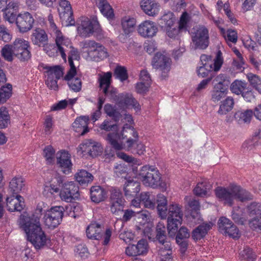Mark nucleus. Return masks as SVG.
<instances>
[{
  "mask_svg": "<svg viewBox=\"0 0 261 261\" xmlns=\"http://www.w3.org/2000/svg\"><path fill=\"white\" fill-rule=\"evenodd\" d=\"M249 225L253 230L261 232V216H255L251 219Z\"/></svg>",
  "mask_w": 261,
  "mask_h": 261,
  "instance_id": "69168bd1",
  "label": "nucleus"
},
{
  "mask_svg": "<svg viewBox=\"0 0 261 261\" xmlns=\"http://www.w3.org/2000/svg\"><path fill=\"white\" fill-rule=\"evenodd\" d=\"M148 251V244L145 239H141L136 245H129L125 250L126 254L130 256L146 254Z\"/></svg>",
  "mask_w": 261,
  "mask_h": 261,
  "instance_id": "f3484780",
  "label": "nucleus"
},
{
  "mask_svg": "<svg viewBox=\"0 0 261 261\" xmlns=\"http://www.w3.org/2000/svg\"><path fill=\"white\" fill-rule=\"evenodd\" d=\"M59 5L61 8L60 16L66 22V26L74 25L75 20L73 18V11L69 2L66 0H60Z\"/></svg>",
  "mask_w": 261,
  "mask_h": 261,
  "instance_id": "dca6fc26",
  "label": "nucleus"
},
{
  "mask_svg": "<svg viewBox=\"0 0 261 261\" xmlns=\"http://www.w3.org/2000/svg\"><path fill=\"white\" fill-rule=\"evenodd\" d=\"M214 88L218 89L228 90L230 84L229 77L225 74H220L214 80Z\"/></svg>",
  "mask_w": 261,
  "mask_h": 261,
  "instance_id": "f704fd0d",
  "label": "nucleus"
},
{
  "mask_svg": "<svg viewBox=\"0 0 261 261\" xmlns=\"http://www.w3.org/2000/svg\"><path fill=\"white\" fill-rule=\"evenodd\" d=\"M86 234L87 237L91 239L99 240L103 239L102 244L107 245L110 242L112 231L110 229L108 228L103 233L102 228L99 224L92 223L87 227Z\"/></svg>",
  "mask_w": 261,
  "mask_h": 261,
  "instance_id": "6e6552de",
  "label": "nucleus"
},
{
  "mask_svg": "<svg viewBox=\"0 0 261 261\" xmlns=\"http://www.w3.org/2000/svg\"><path fill=\"white\" fill-rule=\"evenodd\" d=\"M239 254L242 259L246 260L247 261H253L255 258V255L249 247L245 248L240 252Z\"/></svg>",
  "mask_w": 261,
  "mask_h": 261,
  "instance_id": "052dcab7",
  "label": "nucleus"
},
{
  "mask_svg": "<svg viewBox=\"0 0 261 261\" xmlns=\"http://www.w3.org/2000/svg\"><path fill=\"white\" fill-rule=\"evenodd\" d=\"M43 209L40 205H37L36 209L31 217L23 215L20 216L19 225L21 228H32L34 225L41 226L40 218L42 215Z\"/></svg>",
  "mask_w": 261,
  "mask_h": 261,
  "instance_id": "f8f14e48",
  "label": "nucleus"
},
{
  "mask_svg": "<svg viewBox=\"0 0 261 261\" xmlns=\"http://www.w3.org/2000/svg\"><path fill=\"white\" fill-rule=\"evenodd\" d=\"M15 21L19 31L24 33L32 28L34 20L29 12H26L18 14Z\"/></svg>",
  "mask_w": 261,
  "mask_h": 261,
  "instance_id": "a211bd4d",
  "label": "nucleus"
},
{
  "mask_svg": "<svg viewBox=\"0 0 261 261\" xmlns=\"http://www.w3.org/2000/svg\"><path fill=\"white\" fill-rule=\"evenodd\" d=\"M12 39V35L10 34L8 29L4 25L0 26V40L5 42H9Z\"/></svg>",
  "mask_w": 261,
  "mask_h": 261,
  "instance_id": "774afa93",
  "label": "nucleus"
},
{
  "mask_svg": "<svg viewBox=\"0 0 261 261\" xmlns=\"http://www.w3.org/2000/svg\"><path fill=\"white\" fill-rule=\"evenodd\" d=\"M139 200L146 208L153 209L155 207V199L149 192H142Z\"/></svg>",
  "mask_w": 261,
  "mask_h": 261,
  "instance_id": "ea45409f",
  "label": "nucleus"
},
{
  "mask_svg": "<svg viewBox=\"0 0 261 261\" xmlns=\"http://www.w3.org/2000/svg\"><path fill=\"white\" fill-rule=\"evenodd\" d=\"M248 86L247 83L239 80H235L230 86V89L232 93L236 95H241L243 92Z\"/></svg>",
  "mask_w": 261,
  "mask_h": 261,
  "instance_id": "de8ad7c7",
  "label": "nucleus"
},
{
  "mask_svg": "<svg viewBox=\"0 0 261 261\" xmlns=\"http://www.w3.org/2000/svg\"><path fill=\"white\" fill-rule=\"evenodd\" d=\"M218 225L219 231L222 233L228 235L232 238H239L238 228L229 219L225 217H221L219 219Z\"/></svg>",
  "mask_w": 261,
  "mask_h": 261,
  "instance_id": "ddd939ff",
  "label": "nucleus"
},
{
  "mask_svg": "<svg viewBox=\"0 0 261 261\" xmlns=\"http://www.w3.org/2000/svg\"><path fill=\"white\" fill-rule=\"evenodd\" d=\"M44 211V224L48 228L54 229L62 222L64 212L63 206H56Z\"/></svg>",
  "mask_w": 261,
  "mask_h": 261,
  "instance_id": "39448f33",
  "label": "nucleus"
},
{
  "mask_svg": "<svg viewBox=\"0 0 261 261\" xmlns=\"http://www.w3.org/2000/svg\"><path fill=\"white\" fill-rule=\"evenodd\" d=\"M76 180L81 186H87L93 180V176L85 170H81L75 175Z\"/></svg>",
  "mask_w": 261,
  "mask_h": 261,
  "instance_id": "72a5a7b5",
  "label": "nucleus"
},
{
  "mask_svg": "<svg viewBox=\"0 0 261 261\" xmlns=\"http://www.w3.org/2000/svg\"><path fill=\"white\" fill-rule=\"evenodd\" d=\"M227 92L228 90L218 89L214 87L212 92V100L214 102L219 101L226 96Z\"/></svg>",
  "mask_w": 261,
  "mask_h": 261,
  "instance_id": "bf43d9fd",
  "label": "nucleus"
},
{
  "mask_svg": "<svg viewBox=\"0 0 261 261\" xmlns=\"http://www.w3.org/2000/svg\"><path fill=\"white\" fill-rule=\"evenodd\" d=\"M212 70V64L207 63H203L202 66H200L197 70V74L199 76L204 77L208 75V72Z\"/></svg>",
  "mask_w": 261,
  "mask_h": 261,
  "instance_id": "338daca9",
  "label": "nucleus"
},
{
  "mask_svg": "<svg viewBox=\"0 0 261 261\" xmlns=\"http://www.w3.org/2000/svg\"><path fill=\"white\" fill-rule=\"evenodd\" d=\"M253 115V111L247 110L244 111H238L234 114L235 119L239 123L250 122Z\"/></svg>",
  "mask_w": 261,
  "mask_h": 261,
  "instance_id": "a18cd8bd",
  "label": "nucleus"
},
{
  "mask_svg": "<svg viewBox=\"0 0 261 261\" xmlns=\"http://www.w3.org/2000/svg\"><path fill=\"white\" fill-rule=\"evenodd\" d=\"M136 23L135 18L129 16L123 17L121 19V26L125 34L128 35L133 32Z\"/></svg>",
  "mask_w": 261,
  "mask_h": 261,
  "instance_id": "4c0bfd02",
  "label": "nucleus"
},
{
  "mask_svg": "<svg viewBox=\"0 0 261 261\" xmlns=\"http://www.w3.org/2000/svg\"><path fill=\"white\" fill-rule=\"evenodd\" d=\"M110 192L109 198L110 211L113 214L118 216L123 213L126 201L120 189L113 188Z\"/></svg>",
  "mask_w": 261,
  "mask_h": 261,
  "instance_id": "423d86ee",
  "label": "nucleus"
},
{
  "mask_svg": "<svg viewBox=\"0 0 261 261\" xmlns=\"http://www.w3.org/2000/svg\"><path fill=\"white\" fill-rule=\"evenodd\" d=\"M54 180H52L53 182L52 184H50L49 186L46 185L44 188V191L49 192L51 194H53L54 193H58L60 191V188H62V184L63 182V178L61 176H57L55 178Z\"/></svg>",
  "mask_w": 261,
  "mask_h": 261,
  "instance_id": "37998d69",
  "label": "nucleus"
},
{
  "mask_svg": "<svg viewBox=\"0 0 261 261\" xmlns=\"http://www.w3.org/2000/svg\"><path fill=\"white\" fill-rule=\"evenodd\" d=\"M212 188V185L210 182L206 179H204L197 183L196 187L193 190V192L195 195L203 197L208 195V193Z\"/></svg>",
  "mask_w": 261,
  "mask_h": 261,
  "instance_id": "7c9ffc66",
  "label": "nucleus"
},
{
  "mask_svg": "<svg viewBox=\"0 0 261 261\" xmlns=\"http://www.w3.org/2000/svg\"><path fill=\"white\" fill-rule=\"evenodd\" d=\"M166 216H160L162 219H167V230L169 237L173 238L182 221L183 213L182 206L179 204L172 203L166 210Z\"/></svg>",
  "mask_w": 261,
  "mask_h": 261,
  "instance_id": "f03ea898",
  "label": "nucleus"
},
{
  "mask_svg": "<svg viewBox=\"0 0 261 261\" xmlns=\"http://www.w3.org/2000/svg\"><path fill=\"white\" fill-rule=\"evenodd\" d=\"M43 209L40 205H37L36 209L31 217L23 215L20 216L19 225L21 228H32L34 225L41 226L40 218L42 215Z\"/></svg>",
  "mask_w": 261,
  "mask_h": 261,
  "instance_id": "9b49d317",
  "label": "nucleus"
},
{
  "mask_svg": "<svg viewBox=\"0 0 261 261\" xmlns=\"http://www.w3.org/2000/svg\"><path fill=\"white\" fill-rule=\"evenodd\" d=\"M155 239L160 244L165 243V242H170L168 241L166 233V227L164 223L159 222L155 228Z\"/></svg>",
  "mask_w": 261,
  "mask_h": 261,
  "instance_id": "58836bf2",
  "label": "nucleus"
},
{
  "mask_svg": "<svg viewBox=\"0 0 261 261\" xmlns=\"http://www.w3.org/2000/svg\"><path fill=\"white\" fill-rule=\"evenodd\" d=\"M57 164L59 165L62 168L63 172L66 174L71 172L72 168V163L70 159L64 160H58Z\"/></svg>",
  "mask_w": 261,
  "mask_h": 261,
  "instance_id": "e2e57ef3",
  "label": "nucleus"
},
{
  "mask_svg": "<svg viewBox=\"0 0 261 261\" xmlns=\"http://www.w3.org/2000/svg\"><path fill=\"white\" fill-rule=\"evenodd\" d=\"M192 41L195 49H206L210 43L208 29L204 25H199L194 29V32L192 35Z\"/></svg>",
  "mask_w": 261,
  "mask_h": 261,
  "instance_id": "0eeeda50",
  "label": "nucleus"
},
{
  "mask_svg": "<svg viewBox=\"0 0 261 261\" xmlns=\"http://www.w3.org/2000/svg\"><path fill=\"white\" fill-rule=\"evenodd\" d=\"M56 44L62 58L66 61V55L65 52L69 51V48L72 47L70 40L68 38L64 37L60 31L56 30Z\"/></svg>",
  "mask_w": 261,
  "mask_h": 261,
  "instance_id": "6ab92c4d",
  "label": "nucleus"
},
{
  "mask_svg": "<svg viewBox=\"0 0 261 261\" xmlns=\"http://www.w3.org/2000/svg\"><path fill=\"white\" fill-rule=\"evenodd\" d=\"M13 47L14 56L20 61H28L31 59V48L28 41L23 39H16L13 42Z\"/></svg>",
  "mask_w": 261,
  "mask_h": 261,
  "instance_id": "1a4fd4ad",
  "label": "nucleus"
},
{
  "mask_svg": "<svg viewBox=\"0 0 261 261\" xmlns=\"http://www.w3.org/2000/svg\"><path fill=\"white\" fill-rule=\"evenodd\" d=\"M26 233L27 240L36 250L43 248L50 242L41 226L34 225L32 228H22Z\"/></svg>",
  "mask_w": 261,
  "mask_h": 261,
  "instance_id": "7ed1b4c3",
  "label": "nucleus"
},
{
  "mask_svg": "<svg viewBox=\"0 0 261 261\" xmlns=\"http://www.w3.org/2000/svg\"><path fill=\"white\" fill-rule=\"evenodd\" d=\"M176 240H186L190 236V233L189 230L184 226L181 227L179 229L176 231L175 234Z\"/></svg>",
  "mask_w": 261,
  "mask_h": 261,
  "instance_id": "0e129e2a",
  "label": "nucleus"
},
{
  "mask_svg": "<svg viewBox=\"0 0 261 261\" xmlns=\"http://www.w3.org/2000/svg\"><path fill=\"white\" fill-rule=\"evenodd\" d=\"M19 9L18 4L15 2H10L7 5L4 11V19L10 23L15 22L18 15Z\"/></svg>",
  "mask_w": 261,
  "mask_h": 261,
  "instance_id": "a878e982",
  "label": "nucleus"
},
{
  "mask_svg": "<svg viewBox=\"0 0 261 261\" xmlns=\"http://www.w3.org/2000/svg\"><path fill=\"white\" fill-rule=\"evenodd\" d=\"M127 130L130 132L132 136L135 138V139L129 138L126 141L128 147L132 148L135 143H137V140L139 137L138 134L132 126H129L126 128L124 127L122 131V139H124L126 137V136H125L124 137H123V136L124 135V133L127 132Z\"/></svg>",
  "mask_w": 261,
  "mask_h": 261,
  "instance_id": "09e8293b",
  "label": "nucleus"
},
{
  "mask_svg": "<svg viewBox=\"0 0 261 261\" xmlns=\"http://www.w3.org/2000/svg\"><path fill=\"white\" fill-rule=\"evenodd\" d=\"M158 28L155 22L145 20L142 22L138 28V33L144 38H151L156 35Z\"/></svg>",
  "mask_w": 261,
  "mask_h": 261,
  "instance_id": "aec40b11",
  "label": "nucleus"
},
{
  "mask_svg": "<svg viewBox=\"0 0 261 261\" xmlns=\"http://www.w3.org/2000/svg\"><path fill=\"white\" fill-rule=\"evenodd\" d=\"M60 196L62 200L68 202L78 199L80 196L79 187L74 181L63 182Z\"/></svg>",
  "mask_w": 261,
  "mask_h": 261,
  "instance_id": "9d476101",
  "label": "nucleus"
},
{
  "mask_svg": "<svg viewBox=\"0 0 261 261\" xmlns=\"http://www.w3.org/2000/svg\"><path fill=\"white\" fill-rule=\"evenodd\" d=\"M170 59L166 55L157 53L153 58L152 65L154 68L160 69L166 72L170 70Z\"/></svg>",
  "mask_w": 261,
  "mask_h": 261,
  "instance_id": "5701e85b",
  "label": "nucleus"
},
{
  "mask_svg": "<svg viewBox=\"0 0 261 261\" xmlns=\"http://www.w3.org/2000/svg\"><path fill=\"white\" fill-rule=\"evenodd\" d=\"M2 57L7 61L12 62L13 60V44H6L1 50Z\"/></svg>",
  "mask_w": 261,
  "mask_h": 261,
  "instance_id": "864d4df0",
  "label": "nucleus"
},
{
  "mask_svg": "<svg viewBox=\"0 0 261 261\" xmlns=\"http://www.w3.org/2000/svg\"><path fill=\"white\" fill-rule=\"evenodd\" d=\"M107 192L100 186H93L90 190V197L91 200L95 203L102 201L106 198Z\"/></svg>",
  "mask_w": 261,
  "mask_h": 261,
  "instance_id": "2f4dec72",
  "label": "nucleus"
},
{
  "mask_svg": "<svg viewBox=\"0 0 261 261\" xmlns=\"http://www.w3.org/2000/svg\"><path fill=\"white\" fill-rule=\"evenodd\" d=\"M161 245L158 251L161 261H170L172 252L170 242H165V243Z\"/></svg>",
  "mask_w": 261,
  "mask_h": 261,
  "instance_id": "473e14b6",
  "label": "nucleus"
},
{
  "mask_svg": "<svg viewBox=\"0 0 261 261\" xmlns=\"http://www.w3.org/2000/svg\"><path fill=\"white\" fill-rule=\"evenodd\" d=\"M234 105V100L231 97H227L224 100L221 102L218 113L220 115H225L230 111Z\"/></svg>",
  "mask_w": 261,
  "mask_h": 261,
  "instance_id": "49530a36",
  "label": "nucleus"
},
{
  "mask_svg": "<svg viewBox=\"0 0 261 261\" xmlns=\"http://www.w3.org/2000/svg\"><path fill=\"white\" fill-rule=\"evenodd\" d=\"M117 103L120 106H132L136 111L141 110V106L137 100L130 94H119V100Z\"/></svg>",
  "mask_w": 261,
  "mask_h": 261,
  "instance_id": "c85d7f7f",
  "label": "nucleus"
},
{
  "mask_svg": "<svg viewBox=\"0 0 261 261\" xmlns=\"http://www.w3.org/2000/svg\"><path fill=\"white\" fill-rule=\"evenodd\" d=\"M79 148L84 155L88 154L92 158H95L101 154L103 148L100 143L88 140L81 144Z\"/></svg>",
  "mask_w": 261,
  "mask_h": 261,
  "instance_id": "4468645a",
  "label": "nucleus"
},
{
  "mask_svg": "<svg viewBox=\"0 0 261 261\" xmlns=\"http://www.w3.org/2000/svg\"><path fill=\"white\" fill-rule=\"evenodd\" d=\"M24 186L23 181L21 177L13 178L9 184V190L12 195H18Z\"/></svg>",
  "mask_w": 261,
  "mask_h": 261,
  "instance_id": "c03bdc74",
  "label": "nucleus"
},
{
  "mask_svg": "<svg viewBox=\"0 0 261 261\" xmlns=\"http://www.w3.org/2000/svg\"><path fill=\"white\" fill-rule=\"evenodd\" d=\"M12 86L7 84L6 86H2L0 88V103H4L11 96Z\"/></svg>",
  "mask_w": 261,
  "mask_h": 261,
  "instance_id": "8fccbe9b",
  "label": "nucleus"
},
{
  "mask_svg": "<svg viewBox=\"0 0 261 261\" xmlns=\"http://www.w3.org/2000/svg\"><path fill=\"white\" fill-rule=\"evenodd\" d=\"M114 76L116 79L123 82L128 79L126 68L124 66H117L114 70Z\"/></svg>",
  "mask_w": 261,
  "mask_h": 261,
  "instance_id": "6e6d98bb",
  "label": "nucleus"
},
{
  "mask_svg": "<svg viewBox=\"0 0 261 261\" xmlns=\"http://www.w3.org/2000/svg\"><path fill=\"white\" fill-rule=\"evenodd\" d=\"M138 176L146 186L153 189L159 188L162 191H165L167 189V185L161 180L159 170L152 167L147 165L143 166L139 170Z\"/></svg>",
  "mask_w": 261,
  "mask_h": 261,
  "instance_id": "f257e3e1",
  "label": "nucleus"
},
{
  "mask_svg": "<svg viewBox=\"0 0 261 261\" xmlns=\"http://www.w3.org/2000/svg\"><path fill=\"white\" fill-rule=\"evenodd\" d=\"M234 192L235 199L241 201L249 200L252 199V195L246 190L242 189L240 186L234 185Z\"/></svg>",
  "mask_w": 261,
  "mask_h": 261,
  "instance_id": "a19ab883",
  "label": "nucleus"
},
{
  "mask_svg": "<svg viewBox=\"0 0 261 261\" xmlns=\"http://www.w3.org/2000/svg\"><path fill=\"white\" fill-rule=\"evenodd\" d=\"M31 39L35 45L40 46L42 44L44 46L47 44V35L45 32L40 28H37L34 30Z\"/></svg>",
  "mask_w": 261,
  "mask_h": 261,
  "instance_id": "c756f323",
  "label": "nucleus"
},
{
  "mask_svg": "<svg viewBox=\"0 0 261 261\" xmlns=\"http://www.w3.org/2000/svg\"><path fill=\"white\" fill-rule=\"evenodd\" d=\"M120 139V136L117 133H110L107 135L106 140L111 144L112 148L107 147L105 148L102 156V159L105 162L109 163L114 161L116 157L114 149L120 150L123 148L122 144L118 142Z\"/></svg>",
  "mask_w": 261,
  "mask_h": 261,
  "instance_id": "20e7f679",
  "label": "nucleus"
},
{
  "mask_svg": "<svg viewBox=\"0 0 261 261\" xmlns=\"http://www.w3.org/2000/svg\"><path fill=\"white\" fill-rule=\"evenodd\" d=\"M25 206L24 199L19 195H13L6 198V207L9 212H19Z\"/></svg>",
  "mask_w": 261,
  "mask_h": 261,
  "instance_id": "412c9836",
  "label": "nucleus"
},
{
  "mask_svg": "<svg viewBox=\"0 0 261 261\" xmlns=\"http://www.w3.org/2000/svg\"><path fill=\"white\" fill-rule=\"evenodd\" d=\"M99 24L97 20L93 18L92 21L89 19L87 21H83L81 27L79 28L80 36L83 37H89L94 32L98 31Z\"/></svg>",
  "mask_w": 261,
  "mask_h": 261,
  "instance_id": "4be33fe9",
  "label": "nucleus"
},
{
  "mask_svg": "<svg viewBox=\"0 0 261 261\" xmlns=\"http://www.w3.org/2000/svg\"><path fill=\"white\" fill-rule=\"evenodd\" d=\"M64 80L68 82V85L72 91L77 92H79L82 88V81L80 77H70L68 79L66 78V75L64 76Z\"/></svg>",
  "mask_w": 261,
  "mask_h": 261,
  "instance_id": "5fc2aeb1",
  "label": "nucleus"
},
{
  "mask_svg": "<svg viewBox=\"0 0 261 261\" xmlns=\"http://www.w3.org/2000/svg\"><path fill=\"white\" fill-rule=\"evenodd\" d=\"M158 214L160 216H166V210L167 207V200L166 197L162 194L157 195L156 202Z\"/></svg>",
  "mask_w": 261,
  "mask_h": 261,
  "instance_id": "79ce46f5",
  "label": "nucleus"
},
{
  "mask_svg": "<svg viewBox=\"0 0 261 261\" xmlns=\"http://www.w3.org/2000/svg\"><path fill=\"white\" fill-rule=\"evenodd\" d=\"M123 191L126 197H135L140 191V182L134 178L128 179L124 185Z\"/></svg>",
  "mask_w": 261,
  "mask_h": 261,
  "instance_id": "393cba45",
  "label": "nucleus"
},
{
  "mask_svg": "<svg viewBox=\"0 0 261 261\" xmlns=\"http://www.w3.org/2000/svg\"><path fill=\"white\" fill-rule=\"evenodd\" d=\"M250 216H261V203L252 202L247 207Z\"/></svg>",
  "mask_w": 261,
  "mask_h": 261,
  "instance_id": "13d9d810",
  "label": "nucleus"
},
{
  "mask_svg": "<svg viewBox=\"0 0 261 261\" xmlns=\"http://www.w3.org/2000/svg\"><path fill=\"white\" fill-rule=\"evenodd\" d=\"M102 92L105 96L110 99V100L115 102L116 103L119 100V94H117V90L116 88L112 86H110L109 88L104 87L102 90Z\"/></svg>",
  "mask_w": 261,
  "mask_h": 261,
  "instance_id": "3c124183",
  "label": "nucleus"
},
{
  "mask_svg": "<svg viewBox=\"0 0 261 261\" xmlns=\"http://www.w3.org/2000/svg\"><path fill=\"white\" fill-rule=\"evenodd\" d=\"M88 54L93 58L94 60L96 61L102 60L108 56L107 49L101 44H100L98 47H97L95 50H88Z\"/></svg>",
  "mask_w": 261,
  "mask_h": 261,
  "instance_id": "c9c22d12",
  "label": "nucleus"
},
{
  "mask_svg": "<svg viewBox=\"0 0 261 261\" xmlns=\"http://www.w3.org/2000/svg\"><path fill=\"white\" fill-rule=\"evenodd\" d=\"M98 7L101 13L107 18L112 19L114 17L113 10L107 0H98Z\"/></svg>",
  "mask_w": 261,
  "mask_h": 261,
  "instance_id": "e433bc0d",
  "label": "nucleus"
},
{
  "mask_svg": "<svg viewBox=\"0 0 261 261\" xmlns=\"http://www.w3.org/2000/svg\"><path fill=\"white\" fill-rule=\"evenodd\" d=\"M234 185H231L228 188L217 187L215 190V195L220 201H223L224 203L232 206L235 199Z\"/></svg>",
  "mask_w": 261,
  "mask_h": 261,
  "instance_id": "2eb2a0df",
  "label": "nucleus"
},
{
  "mask_svg": "<svg viewBox=\"0 0 261 261\" xmlns=\"http://www.w3.org/2000/svg\"><path fill=\"white\" fill-rule=\"evenodd\" d=\"M213 226V223L211 222H203L193 230L192 238L196 242L203 239Z\"/></svg>",
  "mask_w": 261,
  "mask_h": 261,
  "instance_id": "b1692460",
  "label": "nucleus"
},
{
  "mask_svg": "<svg viewBox=\"0 0 261 261\" xmlns=\"http://www.w3.org/2000/svg\"><path fill=\"white\" fill-rule=\"evenodd\" d=\"M112 73L107 72L105 73L103 76H101L99 79V87L103 90L104 87L109 88L111 86Z\"/></svg>",
  "mask_w": 261,
  "mask_h": 261,
  "instance_id": "4d7b16f0",
  "label": "nucleus"
},
{
  "mask_svg": "<svg viewBox=\"0 0 261 261\" xmlns=\"http://www.w3.org/2000/svg\"><path fill=\"white\" fill-rule=\"evenodd\" d=\"M10 123V117L6 107L0 108V128H5Z\"/></svg>",
  "mask_w": 261,
  "mask_h": 261,
  "instance_id": "603ef678",
  "label": "nucleus"
},
{
  "mask_svg": "<svg viewBox=\"0 0 261 261\" xmlns=\"http://www.w3.org/2000/svg\"><path fill=\"white\" fill-rule=\"evenodd\" d=\"M89 117L82 116L76 118L72 123V128L74 131L77 132L81 136H83L89 132L88 127Z\"/></svg>",
  "mask_w": 261,
  "mask_h": 261,
  "instance_id": "bb28decb",
  "label": "nucleus"
},
{
  "mask_svg": "<svg viewBox=\"0 0 261 261\" xmlns=\"http://www.w3.org/2000/svg\"><path fill=\"white\" fill-rule=\"evenodd\" d=\"M47 69L48 75L52 74V76L57 80H59L63 75L62 69L59 65L49 67Z\"/></svg>",
  "mask_w": 261,
  "mask_h": 261,
  "instance_id": "680f3d73",
  "label": "nucleus"
},
{
  "mask_svg": "<svg viewBox=\"0 0 261 261\" xmlns=\"http://www.w3.org/2000/svg\"><path fill=\"white\" fill-rule=\"evenodd\" d=\"M140 6L143 11L149 16H154L159 12L160 5L155 0H141Z\"/></svg>",
  "mask_w": 261,
  "mask_h": 261,
  "instance_id": "cd10ccee",
  "label": "nucleus"
}]
</instances>
